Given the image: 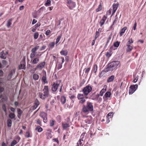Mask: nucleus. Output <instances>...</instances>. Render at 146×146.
Wrapping results in <instances>:
<instances>
[{"instance_id": "obj_28", "label": "nucleus", "mask_w": 146, "mask_h": 146, "mask_svg": "<svg viewBox=\"0 0 146 146\" xmlns=\"http://www.w3.org/2000/svg\"><path fill=\"white\" fill-rule=\"evenodd\" d=\"M18 143V141H17L15 140L14 139L11 143L10 146H14L15 145H16Z\"/></svg>"}, {"instance_id": "obj_39", "label": "nucleus", "mask_w": 146, "mask_h": 146, "mask_svg": "<svg viewBox=\"0 0 146 146\" xmlns=\"http://www.w3.org/2000/svg\"><path fill=\"white\" fill-rule=\"evenodd\" d=\"M55 121L53 120H51L50 121V126L51 127L53 126L54 125Z\"/></svg>"}, {"instance_id": "obj_14", "label": "nucleus", "mask_w": 146, "mask_h": 146, "mask_svg": "<svg viewBox=\"0 0 146 146\" xmlns=\"http://www.w3.org/2000/svg\"><path fill=\"white\" fill-rule=\"evenodd\" d=\"M119 6V4L118 3L114 4L113 5V10L112 12V15L115 13L116 10H117Z\"/></svg>"}, {"instance_id": "obj_56", "label": "nucleus", "mask_w": 146, "mask_h": 146, "mask_svg": "<svg viewBox=\"0 0 146 146\" xmlns=\"http://www.w3.org/2000/svg\"><path fill=\"white\" fill-rule=\"evenodd\" d=\"M113 116V113H109L107 115V118H108L109 117H112Z\"/></svg>"}, {"instance_id": "obj_53", "label": "nucleus", "mask_w": 146, "mask_h": 146, "mask_svg": "<svg viewBox=\"0 0 146 146\" xmlns=\"http://www.w3.org/2000/svg\"><path fill=\"white\" fill-rule=\"evenodd\" d=\"M90 68H87L85 70V73L87 74V75L88 74L89 71L90 70Z\"/></svg>"}, {"instance_id": "obj_64", "label": "nucleus", "mask_w": 146, "mask_h": 146, "mask_svg": "<svg viewBox=\"0 0 146 146\" xmlns=\"http://www.w3.org/2000/svg\"><path fill=\"white\" fill-rule=\"evenodd\" d=\"M12 76L10 74H9L7 77V79L8 80H10L12 78Z\"/></svg>"}, {"instance_id": "obj_52", "label": "nucleus", "mask_w": 146, "mask_h": 146, "mask_svg": "<svg viewBox=\"0 0 146 146\" xmlns=\"http://www.w3.org/2000/svg\"><path fill=\"white\" fill-rule=\"evenodd\" d=\"M2 109L3 110H4V111L6 113H7V110L6 108V106L4 104L2 106Z\"/></svg>"}, {"instance_id": "obj_50", "label": "nucleus", "mask_w": 146, "mask_h": 146, "mask_svg": "<svg viewBox=\"0 0 146 146\" xmlns=\"http://www.w3.org/2000/svg\"><path fill=\"white\" fill-rule=\"evenodd\" d=\"M3 67H4L7 65V63L5 60H3L2 61Z\"/></svg>"}, {"instance_id": "obj_16", "label": "nucleus", "mask_w": 146, "mask_h": 146, "mask_svg": "<svg viewBox=\"0 0 146 146\" xmlns=\"http://www.w3.org/2000/svg\"><path fill=\"white\" fill-rule=\"evenodd\" d=\"M25 136L27 138L31 137L32 136V134L31 131H28L25 133Z\"/></svg>"}, {"instance_id": "obj_5", "label": "nucleus", "mask_w": 146, "mask_h": 146, "mask_svg": "<svg viewBox=\"0 0 146 146\" xmlns=\"http://www.w3.org/2000/svg\"><path fill=\"white\" fill-rule=\"evenodd\" d=\"M60 82V81L58 80L54 83L52 88V90L53 91L55 92L57 90Z\"/></svg>"}, {"instance_id": "obj_54", "label": "nucleus", "mask_w": 146, "mask_h": 146, "mask_svg": "<svg viewBox=\"0 0 146 146\" xmlns=\"http://www.w3.org/2000/svg\"><path fill=\"white\" fill-rule=\"evenodd\" d=\"M94 100H97L98 102H100L102 100V98L99 97H98V98H97L96 96Z\"/></svg>"}, {"instance_id": "obj_36", "label": "nucleus", "mask_w": 146, "mask_h": 146, "mask_svg": "<svg viewBox=\"0 0 146 146\" xmlns=\"http://www.w3.org/2000/svg\"><path fill=\"white\" fill-rule=\"evenodd\" d=\"M111 95V93L110 92H107L104 95V96L106 98H110Z\"/></svg>"}, {"instance_id": "obj_6", "label": "nucleus", "mask_w": 146, "mask_h": 146, "mask_svg": "<svg viewBox=\"0 0 146 146\" xmlns=\"http://www.w3.org/2000/svg\"><path fill=\"white\" fill-rule=\"evenodd\" d=\"M40 115L42 118L43 119V122L46 123L47 121V114L46 113L44 112H41L40 114Z\"/></svg>"}, {"instance_id": "obj_31", "label": "nucleus", "mask_w": 146, "mask_h": 146, "mask_svg": "<svg viewBox=\"0 0 146 146\" xmlns=\"http://www.w3.org/2000/svg\"><path fill=\"white\" fill-rule=\"evenodd\" d=\"M35 130L37 131L38 132H40L42 131L43 129L40 126H38L36 127Z\"/></svg>"}, {"instance_id": "obj_47", "label": "nucleus", "mask_w": 146, "mask_h": 146, "mask_svg": "<svg viewBox=\"0 0 146 146\" xmlns=\"http://www.w3.org/2000/svg\"><path fill=\"white\" fill-rule=\"evenodd\" d=\"M86 133H83L81 135L80 139H82V140H84V136L86 134Z\"/></svg>"}, {"instance_id": "obj_62", "label": "nucleus", "mask_w": 146, "mask_h": 146, "mask_svg": "<svg viewBox=\"0 0 146 146\" xmlns=\"http://www.w3.org/2000/svg\"><path fill=\"white\" fill-rule=\"evenodd\" d=\"M16 140L17 141H18V142L19 141L20 139V137L19 136H17L15 138Z\"/></svg>"}, {"instance_id": "obj_4", "label": "nucleus", "mask_w": 146, "mask_h": 146, "mask_svg": "<svg viewBox=\"0 0 146 146\" xmlns=\"http://www.w3.org/2000/svg\"><path fill=\"white\" fill-rule=\"evenodd\" d=\"M66 3L67 6L70 9H73L76 6V3L71 0H67Z\"/></svg>"}, {"instance_id": "obj_49", "label": "nucleus", "mask_w": 146, "mask_h": 146, "mask_svg": "<svg viewBox=\"0 0 146 146\" xmlns=\"http://www.w3.org/2000/svg\"><path fill=\"white\" fill-rule=\"evenodd\" d=\"M100 33L99 32L96 31V35L95 37V39H96L99 36Z\"/></svg>"}, {"instance_id": "obj_48", "label": "nucleus", "mask_w": 146, "mask_h": 146, "mask_svg": "<svg viewBox=\"0 0 146 146\" xmlns=\"http://www.w3.org/2000/svg\"><path fill=\"white\" fill-rule=\"evenodd\" d=\"M55 45V43L54 42H50L49 44V45L50 46L51 48H52L54 47Z\"/></svg>"}, {"instance_id": "obj_45", "label": "nucleus", "mask_w": 146, "mask_h": 146, "mask_svg": "<svg viewBox=\"0 0 146 146\" xmlns=\"http://www.w3.org/2000/svg\"><path fill=\"white\" fill-rule=\"evenodd\" d=\"M61 38V35H60L57 37L56 39V44H57L59 41L60 38Z\"/></svg>"}, {"instance_id": "obj_9", "label": "nucleus", "mask_w": 146, "mask_h": 146, "mask_svg": "<svg viewBox=\"0 0 146 146\" xmlns=\"http://www.w3.org/2000/svg\"><path fill=\"white\" fill-rule=\"evenodd\" d=\"M39 61V57H35L31 59L30 62L32 64H35L38 63Z\"/></svg>"}, {"instance_id": "obj_10", "label": "nucleus", "mask_w": 146, "mask_h": 146, "mask_svg": "<svg viewBox=\"0 0 146 146\" xmlns=\"http://www.w3.org/2000/svg\"><path fill=\"white\" fill-rule=\"evenodd\" d=\"M92 118L90 116H87L84 118V121L87 124H90L92 123Z\"/></svg>"}, {"instance_id": "obj_41", "label": "nucleus", "mask_w": 146, "mask_h": 146, "mask_svg": "<svg viewBox=\"0 0 146 146\" xmlns=\"http://www.w3.org/2000/svg\"><path fill=\"white\" fill-rule=\"evenodd\" d=\"M12 123V121L10 119H8L7 120V126L9 127L11 126Z\"/></svg>"}, {"instance_id": "obj_3", "label": "nucleus", "mask_w": 146, "mask_h": 146, "mask_svg": "<svg viewBox=\"0 0 146 146\" xmlns=\"http://www.w3.org/2000/svg\"><path fill=\"white\" fill-rule=\"evenodd\" d=\"M92 90V87L88 85L84 88L82 91L84 95L87 96L91 92Z\"/></svg>"}, {"instance_id": "obj_12", "label": "nucleus", "mask_w": 146, "mask_h": 146, "mask_svg": "<svg viewBox=\"0 0 146 146\" xmlns=\"http://www.w3.org/2000/svg\"><path fill=\"white\" fill-rule=\"evenodd\" d=\"M107 18V17L105 15H104L100 22V24L101 27L104 24L105 21Z\"/></svg>"}, {"instance_id": "obj_61", "label": "nucleus", "mask_w": 146, "mask_h": 146, "mask_svg": "<svg viewBox=\"0 0 146 146\" xmlns=\"http://www.w3.org/2000/svg\"><path fill=\"white\" fill-rule=\"evenodd\" d=\"M22 111L20 109H19L18 111V113L19 115H21V114L22 113Z\"/></svg>"}, {"instance_id": "obj_30", "label": "nucleus", "mask_w": 146, "mask_h": 146, "mask_svg": "<svg viewBox=\"0 0 146 146\" xmlns=\"http://www.w3.org/2000/svg\"><path fill=\"white\" fill-rule=\"evenodd\" d=\"M127 52H130L133 49V47L131 46L130 44L127 45Z\"/></svg>"}, {"instance_id": "obj_13", "label": "nucleus", "mask_w": 146, "mask_h": 146, "mask_svg": "<svg viewBox=\"0 0 146 146\" xmlns=\"http://www.w3.org/2000/svg\"><path fill=\"white\" fill-rule=\"evenodd\" d=\"M106 89L105 88V89H102L100 92L99 94H96L95 96H96L97 98H98V97L100 96H102L104 94V93L106 91Z\"/></svg>"}, {"instance_id": "obj_44", "label": "nucleus", "mask_w": 146, "mask_h": 146, "mask_svg": "<svg viewBox=\"0 0 146 146\" xmlns=\"http://www.w3.org/2000/svg\"><path fill=\"white\" fill-rule=\"evenodd\" d=\"M120 42L118 41H116L113 44V46L114 47H117L119 45Z\"/></svg>"}, {"instance_id": "obj_58", "label": "nucleus", "mask_w": 146, "mask_h": 146, "mask_svg": "<svg viewBox=\"0 0 146 146\" xmlns=\"http://www.w3.org/2000/svg\"><path fill=\"white\" fill-rule=\"evenodd\" d=\"M106 55L108 58H109L111 56V54L110 53L108 52H106Z\"/></svg>"}, {"instance_id": "obj_17", "label": "nucleus", "mask_w": 146, "mask_h": 146, "mask_svg": "<svg viewBox=\"0 0 146 146\" xmlns=\"http://www.w3.org/2000/svg\"><path fill=\"white\" fill-rule=\"evenodd\" d=\"M38 96L40 98L42 99H44L48 96L47 95H46L44 94H43L41 92H39L38 93Z\"/></svg>"}, {"instance_id": "obj_42", "label": "nucleus", "mask_w": 146, "mask_h": 146, "mask_svg": "<svg viewBox=\"0 0 146 146\" xmlns=\"http://www.w3.org/2000/svg\"><path fill=\"white\" fill-rule=\"evenodd\" d=\"M15 115L14 113H11L9 115V117L11 119L14 118L15 117Z\"/></svg>"}, {"instance_id": "obj_40", "label": "nucleus", "mask_w": 146, "mask_h": 146, "mask_svg": "<svg viewBox=\"0 0 146 146\" xmlns=\"http://www.w3.org/2000/svg\"><path fill=\"white\" fill-rule=\"evenodd\" d=\"M50 0H47L45 3L44 5L46 6H48L50 5L51 4Z\"/></svg>"}, {"instance_id": "obj_29", "label": "nucleus", "mask_w": 146, "mask_h": 146, "mask_svg": "<svg viewBox=\"0 0 146 146\" xmlns=\"http://www.w3.org/2000/svg\"><path fill=\"white\" fill-rule=\"evenodd\" d=\"M60 53L62 55L66 56L67 54V52L66 50H62L60 51Z\"/></svg>"}, {"instance_id": "obj_38", "label": "nucleus", "mask_w": 146, "mask_h": 146, "mask_svg": "<svg viewBox=\"0 0 146 146\" xmlns=\"http://www.w3.org/2000/svg\"><path fill=\"white\" fill-rule=\"evenodd\" d=\"M15 69H13L11 70L9 72V74L13 76L15 73Z\"/></svg>"}, {"instance_id": "obj_55", "label": "nucleus", "mask_w": 146, "mask_h": 146, "mask_svg": "<svg viewBox=\"0 0 146 146\" xmlns=\"http://www.w3.org/2000/svg\"><path fill=\"white\" fill-rule=\"evenodd\" d=\"M36 123L37 124L41 125V121L39 119H38L36 120Z\"/></svg>"}, {"instance_id": "obj_22", "label": "nucleus", "mask_w": 146, "mask_h": 146, "mask_svg": "<svg viewBox=\"0 0 146 146\" xmlns=\"http://www.w3.org/2000/svg\"><path fill=\"white\" fill-rule=\"evenodd\" d=\"M84 140L80 139L77 143V146H82L84 144Z\"/></svg>"}, {"instance_id": "obj_59", "label": "nucleus", "mask_w": 146, "mask_h": 146, "mask_svg": "<svg viewBox=\"0 0 146 146\" xmlns=\"http://www.w3.org/2000/svg\"><path fill=\"white\" fill-rule=\"evenodd\" d=\"M137 23L135 22L133 26V29L134 30H135L136 29V27L137 26Z\"/></svg>"}, {"instance_id": "obj_23", "label": "nucleus", "mask_w": 146, "mask_h": 146, "mask_svg": "<svg viewBox=\"0 0 146 146\" xmlns=\"http://www.w3.org/2000/svg\"><path fill=\"white\" fill-rule=\"evenodd\" d=\"M42 81L44 82V83H47L48 82L46 80V72H45V75L43 76L41 79Z\"/></svg>"}, {"instance_id": "obj_26", "label": "nucleus", "mask_w": 146, "mask_h": 146, "mask_svg": "<svg viewBox=\"0 0 146 146\" xmlns=\"http://www.w3.org/2000/svg\"><path fill=\"white\" fill-rule=\"evenodd\" d=\"M62 126L64 129H66L67 128L69 127L70 126L69 124L67 123H62Z\"/></svg>"}, {"instance_id": "obj_43", "label": "nucleus", "mask_w": 146, "mask_h": 146, "mask_svg": "<svg viewBox=\"0 0 146 146\" xmlns=\"http://www.w3.org/2000/svg\"><path fill=\"white\" fill-rule=\"evenodd\" d=\"M102 9V5L101 4H100V5L98 6V8L96 9V11L97 12H99Z\"/></svg>"}, {"instance_id": "obj_57", "label": "nucleus", "mask_w": 146, "mask_h": 146, "mask_svg": "<svg viewBox=\"0 0 146 146\" xmlns=\"http://www.w3.org/2000/svg\"><path fill=\"white\" fill-rule=\"evenodd\" d=\"M37 69L36 67L35 68L32 69L30 70V72L32 73H33L35 72Z\"/></svg>"}, {"instance_id": "obj_60", "label": "nucleus", "mask_w": 146, "mask_h": 146, "mask_svg": "<svg viewBox=\"0 0 146 146\" xmlns=\"http://www.w3.org/2000/svg\"><path fill=\"white\" fill-rule=\"evenodd\" d=\"M50 33V31L49 30H47L46 32V35L47 36L49 35Z\"/></svg>"}, {"instance_id": "obj_2", "label": "nucleus", "mask_w": 146, "mask_h": 146, "mask_svg": "<svg viewBox=\"0 0 146 146\" xmlns=\"http://www.w3.org/2000/svg\"><path fill=\"white\" fill-rule=\"evenodd\" d=\"M93 110V106L91 102H88L86 106H83L82 110L85 113H87L89 111H92Z\"/></svg>"}, {"instance_id": "obj_8", "label": "nucleus", "mask_w": 146, "mask_h": 146, "mask_svg": "<svg viewBox=\"0 0 146 146\" xmlns=\"http://www.w3.org/2000/svg\"><path fill=\"white\" fill-rule=\"evenodd\" d=\"M84 95L83 94H79L78 95L77 98L78 100H80L79 103L83 104L86 101L85 99L83 97Z\"/></svg>"}, {"instance_id": "obj_19", "label": "nucleus", "mask_w": 146, "mask_h": 146, "mask_svg": "<svg viewBox=\"0 0 146 146\" xmlns=\"http://www.w3.org/2000/svg\"><path fill=\"white\" fill-rule=\"evenodd\" d=\"M8 54L7 52L5 53L3 51H2L1 53L0 57L1 58L5 59L7 57V55Z\"/></svg>"}, {"instance_id": "obj_35", "label": "nucleus", "mask_w": 146, "mask_h": 146, "mask_svg": "<svg viewBox=\"0 0 146 146\" xmlns=\"http://www.w3.org/2000/svg\"><path fill=\"white\" fill-rule=\"evenodd\" d=\"M12 19H9L7 22V27H10V26L11 24V22L12 21Z\"/></svg>"}, {"instance_id": "obj_7", "label": "nucleus", "mask_w": 146, "mask_h": 146, "mask_svg": "<svg viewBox=\"0 0 146 146\" xmlns=\"http://www.w3.org/2000/svg\"><path fill=\"white\" fill-rule=\"evenodd\" d=\"M138 87V85L136 84L135 85L131 86L129 90V94H132L137 89Z\"/></svg>"}, {"instance_id": "obj_18", "label": "nucleus", "mask_w": 146, "mask_h": 146, "mask_svg": "<svg viewBox=\"0 0 146 146\" xmlns=\"http://www.w3.org/2000/svg\"><path fill=\"white\" fill-rule=\"evenodd\" d=\"M25 68L26 67L25 62L23 61L21 62L19 66V69H25Z\"/></svg>"}, {"instance_id": "obj_46", "label": "nucleus", "mask_w": 146, "mask_h": 146, "mask_svg": "<svg viewBox=\"0 0 146 146\" xmlns=\"http://www.w3.org/2000/svg\"><path fill=\"white\" fill-rule=\"evenodd\" d=\"M38 32L35 33L34 35V38L35 39H36L38 38Z\"/></svg>"}, {"instance_id": "obj_33", "label": "nucleus", "mask_w": 146, "mask_h": 146, "mask_svg": "<svg viewBox=\"0 0 146 146\" xmlns=\"http://www.w3.org/2000/svg\"><path fill=\"white\" fill-rule=\"evenodd\" d=\"M39 46H36L35 47L32 49L31 50V52H35L39 48Z\"/></svg>"}, {"instance_id": "obj_32", "label": "nucleus", "mask_w": 146, "mask_h": 146, "mask_svg": "<svg viewBox=\"0 0 146 146\" xmlns=\"http://www.w3.org/2000/svg\"><path fill=\"white\" fill-rule=\"evenodd\" d=\"M61 102L63 104H64L66 102V98L64 96H62L61 98Z\"/></svg>"}, {"instance_id": "obj_1", "label": "nucleus", "mask_w": 146, "mask_h": 146, "mask_svg": "<svg viewBox=\"0 0 146 146\" xmlns=\"http://www.w3.org/2000/svg\"><path fill=\"white\" fill-rule=\"evenodd\" d=\"M119 64V61H114L109 63L108 65V67L105 69L106 72L111 71L117 68Z\"/></svg>"}, {"instance_id": "obj_63", "label": "nucleus", "mask_w": 146, "mask_h": 146, "mask_svg": "<svg viewBox=\"0 0 146 146\" xmlns=\"http://www.w3.org/2000/svg\"><path fill=\"white\" fill-rule=\"evenodd\" d=\"M138 79V78L137 77V76L135 78H134V79L133 80V82L134 83H135L137 81Z\"/></svg>"}, {"instance_id": "obj_21", "label": "nucleus", "mask_w": 146, "mask_h": 146, "mask_svg": "<svg viewBox=\"0 0 146 146\" xmlns=\"http://www.w3.org/2000/svg\"><path fill=\"white\" fill-rule=\"evenodd\" d=\"M127 29V28L126 27H125L123 28L122 29L119 33V35L121 36H122L123 35V34L124 33Z\"/></svg>"}, {"instance_id": "obj_37", "label": "nucleus", "mask_w": 146, "mask_h": 146, "mask_svg": "<svg viewBox=\"0 0 146 146\" xmlns=\"http://www.w3.org/2000/svg\"><path fill=\"white\" fill-rule=\"evenodd\" d=\"M36 53L34 52H31L30 55V57L31 59L34 58Z\"/></svg>"}, {"instance_id": "obj_27", "label": "nucleus", "mask_w": 146, "mask_h": 146, "mask_svg": "<svg viewBox=\"0 0 146 146\" xmlns=\"http://www.w3.org/2000/svg\"><path fill=\"white\" fill-rule=\"evenodd\" d=\"M97 70V66L96 64H95L93 66L92 71L96 73Z\"/></svg>"}, {"instance_id": "obj_34", "label": "nucleus", "mask_w": 146, "mask_h": 146, "mask_svg": "<svg viewBox=\"0 0 146 146\" xmlns=\"http://www.w3.org/2000/svg\"><path fill=\"white\" fill-rule=\"evenodd\" d=\"M46 135L47 136V139H51L52 137V135L51 133V132L47 133L46 134Z\"/></svg>"}, {"instance_id": "obj_11", "label": "nucleus", "mask_w": 146, "mask_h": 146, "mask_svg": "<svg viewBox=\"0 0 146 146\" xmlns=\"http://www.w3.org/2000/svg\"><path fill=\"white\" fill-rule=\"evenodd\" d=\"M45 64V62H40L38 64L36 67L37 69H38L40 70H41L44 66Z\"/></svg>"}, {"instance_id": "obj_20", "label": "nucleus", "mask_w": 146, "mask_h": 146, "mask_svg": "<svg viewBox=\"0 0 146 146\" xmlns=\"http://www.w3.org/2000/svg\"><path fill=\"white\" fill-rule=\"evenodd\" d=\"M39 104V102L37 100H36L35 101L34 105L33 106V109L34 110H35L38 106Z\"/></svg>"}, {"instance_id": "obj_51", "label": "nucleus", "mask_w": 146, "mask_h": 146, "mask_svg": "<svg viewBox=\"0 0 146 146\" xmlns=\"http://www.w3.org/2000/svg\"><path fill=\"white\" fill-rule=\"evenodd\" d=\"M133 42V41L132 38L129 39L127 42V45L130 44L132 43Z\"/></svg>"}, {"instance_id": "obj_24", "label": "nucleus", "mask_w": 146, "mask_h": 146, "mask_svg": "<svg viewBox=\"0 0 146 146\" xmlns=\"http://www.w3.org/2000/svg\"><path fill=\"white\" fill-rule=\"evenodd\" d=\"M114 79V76L112 75L108 77V79L107 82H112Z\"/></svg>"}, {"instance_id": "obj_25", "label": "nucleus", "mask_w": 146, "mask_h": 146, "mask_svg": "<svg viewBox=\"0 0 146 146\" xmlns=\"http://www.w3.org/2000/svg\"><path fill=\"white\" fill-rule=\"evenodd\" d=\"M39 77V76L38 75L36 74H34L33 75V78L35 80H37L38 79Z\"/></svg>"}, {"instance_id": "obj_15", "label": "nucleus", "mask_w": 146, "mask_h": 146, "mask_svg": "<svg viewBox=\"0 0 146 146\" xmlns=\"http://www.w3.org/2000/svg\"><path fill=\"white\" fill-rule=\"evenodd\" d=\"M43 91L44 94L49 95L48 88V86H45L43 89Z\"/></svg>"}]
</instances>
